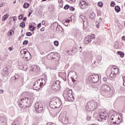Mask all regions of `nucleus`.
<instances>
[{"instance_id":"nucleus-41","label":"nucleus","mask_w":125,"mask_h":125,"mask_svg":"<svg viewBox=\"0 0 125 125\" xmlns=\"http://www.w3.org/2000/svg\"><path fill=\"white\" fill-rule=\"evenodd\" d=\"M69 7H70V6H69V5L68 4H66L64 6V9L67 10V9H69Z\"/></svg>"},{"instance_id":"nucleus-55","label":"nucleus","mask_w":125,"mask_h":125,"mask_svg":"<svg viewBox=\"0 0 125 125\" xmlns=\"http://www.w3.org/2000/svg\"><path fill=\"white\" fill-rule=\"evenodd\" d=\"M27 20V17H25L23 19H22V21H26Z\"/></svg>"},{"instance_id":"nucleus-23","label":"nucleus","mask_w":125,"mask_h":125,"mask_svg":"<svg viewBox=\"0 0 125 125\" xmlns=\"http://www.w3.org/2000/svg\"><path fill=\"white\" fill-rule=\"evenodd\" d=\"M38 81H39L40 82L42 86H43V84H45V83H46V81L44 79H39Z\"/></svg>"},{"instance_id":"nucleus-40","label":"nucleus","mask_w":125,"mask_h":125,"mask_svg":"<svg viewBox=\"0 0 125 125\" xmlns=\"http://www.w3.org/2000/svg\"><path fill=\"white\" fill-rule=\"evenodd\" d=\"M28 43H29V41L25 40L23 42L22 44L23 45H26V44H28Z\"/></svg>"},{"instance_id":"nucleus-8","label":"nucleus","mask_w":125,"mask_h":125,"mask_svg":"<svg viewBox=\"0 0 125 125\" xmlns=\"http://www.w3.org/2000/svg\"><path fill=\"white\" fill-rule=\"evenodd\" d=\"M61 87V86L60 85V81H56L52 85V89L54 91H57V90H59Z\"/></svg>"},{"instance_id":"nucleus-26","label":"nucleus","mask_w":125,"mask_h":125,"mask_svg":"<svg viewBox=\"0 0 125 125\" xmlns=\"http://www.w3.org/2000/svg\"><path fill=\"white\" fill-rule=\"evenodd\" d=\"M92 103H93V107L94 108V110L96 109L97 107H98V104H97V103L94 102V101H92Z\"/></svg>"},{"instance_id":"nucleus-61","label":"nucleus","mask_w":125,"mask_h":125,"mask_svg":"<svg viewBox=\"0 0 125 125\" xmlns=\"http://www.w3.org/2000/svg\"><path fill=\"white\" fill-rule=\"evenodd\" d=\"M85 5H88V3H86V1H85V4H84V8L85 7Z\"/></svg>"},{"instance_id":"nucleus-45","label":"nucleus","mask_w":125,"mask_h":125,"mask_svg":"<svg viewBox=\"0 0 125 125\" xmlns=\"http://www.w3.org/2000/svg\"><path fill=\"white\" fill-rule=\"evenodd\" d=\"M26 36H27V37H31V36H32V32H27Z\"/></svg>"},{"instance_id":"nucleus-32","label":"nucleus","mask_w":125,"mask_h":125,"mask_svg":"<svg viewBox=\"0 0 125 125\" xmlns=\"http://www.w3.org/2000/svg\"><path fill=\"white\" fill-rule=\"evenodd\" d=\"M20 125V122L17 120L14 121L12 124V125Z\"/></svg>"},{"instance_id":"nucleus-47","label":"nucleus","mask_w":125,"mask_h":125,"mask_svg":"<svg viewBox=\"0 0 125 125\" xmlns=\"http://www.w3.org/2000/svg\"><path fill=\"white\" fill-rule=\"evenodd\" d=\"M12 35V30L9 31L8 32V36H9V37H10V36Z\"/></svg>"},{"instance_id":"nucleus-22","label":"nucleus","mask_w":125,"mask_h":125,"mask_svg":"<svg viewBox=\"0 0 125 125\" xmlns=\"http://www.w3.org/2000/svg\"><path fill=\"white\" fill-rule=\"evenodd\" d=\"M89 18L92 19V20H95V18H96V15L95 13H92L89 15Z\"/></svg>"},{"instance_id":"nucleus-5","label":"nucleus","mask_w":125,"mask_h":125,"mask_svg":"<svg viewBox=\"0 0 125 125\" xmlns=\"http://www.w3.org/2000/svg\"><path fill=\"white\" fill-rule=\"evenodd\" d=\"M21 57L23 58L24 61H28L29 59H31V54L29 51H26L25 49L21 50L20 52Z\"/></svg>"},{"instance_id":"nucleus-18","label":"nucleus","mask_w":125,"mask_h":125,"mask_svg":"<svg viewBox=\"0 0 125 125\" xmlns=\"http://www.w3.org/2000/svg\"><path fill=\"white\" fill-rule=\"evenodd\" d=\"M2 74L3 76H8V75H9V73H8V67L6 66L3 68Z\"/></svg>"},{"instance_id":"nucleus-42","label":"nucleus","mask_w":125,"mask_h":125,"mask_svg":"<svg viewBox=\"0 0 125 125\" xmlns=\"http://www.w3.org/2000/svg\"><path fill=\"white\" fill-rule=\"evenodd\" d=\"M28 69V66L27 65H24L22 67V70L23 71H27V69Z\"/></svg>"},{"instance_id":"nucleus-14","label":"nucleus","mask_w":125,"mask_h":125,"mask_svg":"<svg viewBox=\"0 0 125 125\" xmlns=\"http://www.w3.org/2000/svg\"><path fill=\"white\" fill-rule=\"evenodd\" d=\"M35 107L37 112L38 113H41V112H42L43 108L42 107V104L40 103H37L35 104Z\"/></svg>"},{"instance_id":"nucleus-36","label":"nucleus","mask_w":125,"mask_h":125,"mask_svg":"<svg viewBox=\"0 0 125 125\" xmlns=\"http://www.w3.org/2000/svg\"><path fill=\"white\" fill-rule=\"evenodd\" d=\"M98 6H100V7H102L103 6V2L102 1H100L98 3Z\"/></svg>"},{"instance_id":"nucleus-54","label":"nucleus","mask_w":125,"mask_h":125,"mask_svg":"<svg viewBox=\"0 0 125 125\" xmlns=\"http://www.w3.org/2000/svg\"><path fill=\"white\" fill-rule=\"evenodd\" d=\"M44 80H45V81H47V76L45 75H44Z\"/></svg>"},{"instance_id":"nucleus-6","label":"nucleus","mask_w":125,"mask_h":125,"mask_svg":"<svg viewBox=\"0 0 125 125\" xmlns=\"http://www.w3.org/2000/svg\"><path fill=\"white\" fill-rule=\"evenodd\" d=\"M63 96L66 101H71L72 98H74L73 96V91L72 90L64 91Z\"/></svg>"},{"instance_id":"nucleus-43","label":"nucleus","mask_w":125,"mask_h":125,"mask_svg":"<svg viewBox=\"0 0 125 125\" xmlns=\"http://www.w3.org/2000/svg\"><path fill=\"white\" fill-rule=\"evenodd\" d=\"M96 25L97 28H99V27H100V23H99V21H96Z\"/></svg>"},{"instance_id":"nucleus-64","label":"nucleus","mask_w":125,"mask_h":125,"mask_svg":"<svg viewBox=\"0 0 125 125\" xmlns=\"http://www.w3.org/2000/svg\"><path fill=\"white\" fill-rule=\"evenodd\" d=\"M46 125H52V124L51 123H47Z\"/></svg>"},{"instance_id":"nucleus-58","label":"nucleus","mask_w":125,"mask_h":125,"mask_svg":"<svg viewBox=\"0 0 125 125\" xmlns=\"http://www.w3.org/2000/svg\"><path fill=\"white\" fill-rule=\"evenodd\" d=\"M13 19L14 21H15V20H16L17 19V18L16 17H13Z\"/></svg>"},{"instance_id":"nucleus-52","label":"nucleus","mask_w":125,"mask_h":125,"mask_svg":"<svg viewBox=\"0 0 125 125\" xmlns=\"http://www.w3.org/2000/svg\"><path fill=\"white\" fill-rule=\"evenodd\" d=\"M38 28H41V27H42V23H40L38 24V25H37Z\"/></svg>"},{"instance_id":"nucleus-63","label":"nucleus","mask_w":125,"mask_h":125,"mask_svg":"<svg viewBox=\"0 0 125 125\" xmlns=\"http://www.w3.org/2000/svg\"><path fill=\"white\" fill-rule=\"evenodd\" d=\"M31 13H31V12H29V14L28 15V17H30V16H31Z\"/></svg>"},{"instance_id":"nucleus-3","label":"nucleus","mask_w":125,"mask_h":125,"mask_svg":"<svg viewBox=\"0 0 125 125\" xmlns=\"http://www.w3.org/2000/svg\"><path fill=\"white\" fill-rule=\"evenodd\" d=\"M109 114L108 111L105 109H102L99 113V122H105L106 120H108Z\"/></svg>"},{"instance_id":"nucleus-50","label":"nucleus","mask_w":125,"mask_h":125,"mask_svg":"<svg viewBox=\"0 0 125 125\" xmlns=\"http://www.w3.org/2000/svg\"><path fill=\"white\" fill-rule=\"evenodd\" d=\"M98 87H99V85H97V86H95L94 87V88L95 90H98Z\"/></svg>"},{"instance_id":"nucleus-44","label":"nucleus","mask_w":125,"mask_h":125,"mask_svg":"<svg viewBox=\"0 0 125 125\" xmlns=\"http://www.w3.org/2000/svg\"><path fill=\"white\" fill-rule=\"evenodd\" d=\"M23 17H24V15H20L19 16V20H21V19H23Z\"/></svg>"},{"instance_id":"nucleus-11","label":"nucleus","mask_w":125,"mask_h":125,"mask_svg":"<svg viewBox=\"0 0 125 125\" xmlns=\"http://www.w3.org/2000/svg\"><path fill=\"white\" fill-rule=\"evenodd\" d=\"M52 27H54V29H57V32L59 33L64 32V29L61 26L59 25L57 22H55L52 25Z\"/></svg>"},{"instance_id":"nucleus-59","label":"nucleus","mask_w":125,"mask_h":125,"mask_svg":"<svg viewBox=\"0 0 125 125\" xmlns=\"http://www.w3.org/2000/svg\"><path fill=\"white\" fill-rule=\"evenodd\" d=\"M9 50H10V51H12V50H13V49H12V48L10 47H9Z\"/></svg>"},{"instance_id":"nucleus-20","label":"nucleus","mask_w":125,"mask_h":125,"mask_svg":"<svg viewBox=\"0 0 125 125\" xmlns=\"http://www.w3.org/2000/svg\"><path fill=\"white\" fill-rule=\"evenodd\" d=\"M84 4H85V1H81L79 3V6L81 9H84Z\"/></svg>"},{"instance_id":"nucleus-17","label":"nucleus","mask_w":125,"mask_h":125,"mask_svg":"<svg viewBox=\"0 0 125 125\" xmlns=\"http://www.w3.org/2000/svg\"><path fill=\"white\" fill-rule=\"evenodd\" d=\"M101 59H102V58H101L100 56H98V58H97V61L94 62V64L92 63V65L94 67H95V66H97L99 64V63H100Z\"/></svg>"},{"instance_id":"nucleus-9","label":"nucleus","mask_w":125,"mask_h":125,"mask_svg":"<svg viewBox=\"0 0 125 125\" xmlns=\"http://www.w3.org/2000/svg\"><path fill=\"white\" fill-rule=\"evenodd\" d=\"M90 82L95 83L99 81V76L98 75H91L88 77Z\"/></svg>"},{"instance_id":"nucleus-53","label":"nucleus","mask_w":125,"mask_h":125,"mask_svg":"<svg viewBox=\"0 0 125 125\" xmlns=\"http://www.w3.org/2000/svg\"><path fill=\"white\" fill-rule=\"evenodd\" d=\"M44 30H45V28L44 27H42V28L41 29V32H43V31H44Z\"/></svg>"},{"instance_id":"nucleus-10","label":"nucleus","mask_w":125,"mask_h":125,"mask_svg":"<svg viewBox=\"0 0 125 125\" xmlns=\"http://www.w3.org/2000/svg\"><path fill=\"white\" fill-rule=\"evenodd\" d=\"M119 73V68L116 66H113L111 68V72L109 76L110 78H113L114 76H116Z\"/></svg>"},{"instance_id":"nucleus-30","label":"nucleus","mask_w":125,"mask_h":125,"mask_svg":"<svg viewBox=\"0 0 125 125\" xmlns=\"http://www.w3.org/2000/svg\"><path fill=\"white\" fill-rule=\"evenodd\" d=\"M7 18H8V15H4L2 18V21H5Z\"/></svg>"},{"instance_id":"nucleus-4","label":"nucleus","mask_w":125,"mask_h":125,"mask_svg":"<svg viewBox=\"0 0 125 125\" xmlns=\"http://www.w3.org/2000/svg\"><path fill=\"white\" fill-rule=\"evenodd\" d=\"M110 119L112 124L114 125H120L121 124L122 116L119 114H118L117 113H115L111 116Z\"/></svg>"},{"instance_id":"nucleus-24","label":"nucleus","mask_w":125,"mask_h":125,"mask_svg":"<svg viewBox=\"0 0 125 125\" xmlns=\"http://www.w3.org/2000/svg\"><path fill=\"white\" fill-rule=\"evenodd\" d=\"M29 30L31 32H34V31H35V30H36V29L37 28V27H36L32 24H29Z\"/></svg>"},{"instance_id":"nucleus-60","label":"nucleus","mask_w":125,"mask_h":125,"mask_svg":"<svg viewBox=\"0 0 125 125\" xmlns=\"http://www.w3.org/2000/svg\"><path fill=\"white\" fill-rule=\"evenodd\" d=\"M45 24V21H42V25H44Z\"/></svg>"},{"instance_id":"nucleus-21","label":"nucleus","mask_w":125,"mask_h":125,"mask_svg":"<svg viewBox=\"0 0 125 125\" xmlns=\"http://www.w3.org/2000/svg\"><path fill=\"white\" fill-rule=\"evenodd\" d=\"M62 23L67 27L69 25V23H70V21L68 19H64L62 21Z\"/></svg>"},{"instance_id":"nucleus-15","label":"nucleus","mask_w":125,"mask_h":125,"mask_svg":"<svg viewBox=\"0 0 125 125\" xmlns=\"http://www.w3.org/2000/svg\"><path fill=\"white\" fill-rule=\"evenodd\" d=\"M85 108L87 111H93V103L92 102L87 103Z\"/></svg>"},{"instance_id":"nucleus-28","label":"nucleus","mask_w":125,"mask_h":125,"mask_svg":"<svg viewBox=\"0 0 125 125\" xmlns=\"http://www.w3.org/2000/svg\"><path fill=\"white\" fill-rule=\"evenodd\" d=\"M33 72H35V73H38L39 72V67L36 66H34L32 69Z\"/></svg>"},{"instance_id":"nucleus-7","label":"nucleus","mask_w":125,"mask_h":125,"mask_svg":"<svg viewBox=\"0 0 125 125\" xmlns=\"http://www.w3.org/2000/svg\"><path fill=\"white\" fill-rule=\"evenodd\" d=\"M59 120L60 122L62 123V124L66 125L69 123V117L67 116L66 113H61L59 117Z\"/></svg>"},{"instance_id":"nucleus-56","label":"nucleus","mask_w":125,"mask_h":125,"mask_svg":"<svg viewBox=\"0 0 125 125\" xmlns=\"http://www.w3.org/2000/svg\"><path fill=\"white\" fill-rule=\"evenodd\" d=\"M122 41H125V36H123L122 37Z\"/></svg>"},{"instance_id":"nucleus-33","label":"nucleus","mask_w":125,"mask_h":125,"mask_svg":"<svg viewBox=\"0 0 125 125\" xmlns=\"http://www.w3.org/2000/svg\"><path fill=\"white\" fill-rule=\"evenodd\" d=\"M70 21H71V22H74L75 21V16H71V17L69 18V20H68Z\"/></svg>"},{"instance_id":"nucleus-25","label":"nucleus","mask_w":125,"mask_h":125,"mask_svg":"<svg viewBox=\"0 0 125 125\" xmlns=\"http://www.w3.org/2000/svg\"><path fill=\"white\" fill-rule=\"evenodd\" d=\"M115 10L116 11V12H117V13H119V12H120V11H121V8L119 7V6H116L115 7Z\"/></svg>"},{"instance_id":"nucleus-39","label":"nucleus","mask_w":125,"mask_h":125,"mask_svg":"<svg viewBox=\"0 0 125 125\" xmlns=\"http://www.w3.org/2000/svg\"><path fill=\"white\" fill-rule=\"evenodd\" d=\"M115 5H116V3H115V1H112L110 2V6H112V7H114V6H115Z\"/></svg>"},{"instance_id":"nucleus-1","label":"nucleus","mask_w":125,"mask_h":125,"mask_svg":"<svg viewBox=\"0 0 125 125\" xmlns=\"http://www.w3.org/2000/svg\"><path fill=\"white\" fill-rule=\"evenodd\" d=\"M32 104V101L29 98H23L21 99L19 103V106L21 108H27L30 107V105Z\"/></svg>"},{"instance_id":"nucleus-34","label":"nucleus","mask_w":125,"mask_h":125,"mask_svg":"<svg viewBox=\"0 0 125 125\" xmlns=\"http://www.w3.org/2000/svg\"><path fill=\"white\" fill-rule=\"evenodd\" d=\"M5 121V118L4 117H0V122L3 123Z\"/></svg>"},{"instance_id":"nucleus-13","label":"nucleus","mask_w":125,"mask_h":125,"mask_svg":"<svg viewBox=\"0 0 125 125\" xmlns=\"http://www.w3.org/2000/svg\"><path fill=\"white\" fill-rule=\"evenodd\" d=\"M52 59H55L56 61L59 60V53L57 52H51L48 54Z\"/></svg>"},{"instance_id":"nucleus-2","label":"nucleus","mask_w":125,"mask_h":125,"mask_svg":"<svg viewBox=\"0 0 125 125\" xmlns=\"http://www.w3.org/2000/svg\"><path fill=\"white\" fill-rule=\"evenodd\" d=\"M61 106V100L58 98H54L52 99L50 102V107L52 109L59 108Z\"/></svg>"},{"instance_id":"nucleus-38","label":"nucleus","mask_w":125,"mask_h":125,"mask_svg":"<svg viewBox=\"0 0 125 125\" xmlns=\"http://www.w3.org/2000/svg\"><path fill=\"white\" fill-rule=\"evenodd\" d=\"M54 44L56 46H58V45H59V42L57 41H55L54 42Z\"/></svg>"},{"instance_id":"nucleus-19","label":"nucleus","mask_w":125,"mask_h":125,"mask_svg":"<svg viewBox=\"0 0 125 125\" xmlns=\"http://www.w3.org/2000/svg\"><path fill=\"white\" fill-rule=\"evenodd\" d=\"M84 43H89L91 42V39H90V36H87L84 40Z\"/></svg>"},{"instance_id":"nucleus-37","label":"nucleus","mask_w":125,"mask_h":125,"mask_svg":"<svg viewBox=\"0 0 125 125\" xmlns=\"http://www.w3.org/2000/svg\"><path fill=\"white\" fill-rule=\"evenodd\" d=\"M107 92H108V94H110V95H112V94L114 93L113 90L111 89L110 88H109V90Z\"/></svg>"},{"instance_id":"nucleus-16","label":"nucleus","mask_w":125,"mask_h":125,"mask_svg":"<svg viewBox=\"0 0 125 125\" xmlns=\"http://www.w3.org/2000/svg\"><path fill=\"white\" fill-rule=\"evenodd\" d=\"M101 89L105 92H108L110 90V87L107 84H103L101 86Z\"/></svg>"},{"instance_id":"nucleus-62","label":"nucleus","mask_w":125,"mask_h":125,"mask_svg":"<svg viewBox=\"0 0 125 125\" xmlns=\"http://www.w3.org/2000/svg\"><path fill=\"white\" fill-rule=\"evenodd\" d=\"M3 90H0V93H3Z\"/></svg>"},{"instance_id":"nucleus-27","label":"nucleus","mask_w":125,"mask_h":125,"mask_svg":"<svg viewBox=\"0 0 125 125\" xmlns=\"http://www.w3.org/2000/svg\"><path fill=\"white\" fill-rule=\"evenodd\" d=\"M117 54L118 55H120V57H121V58H123V57H124V56H125V53L122 52H121V51H118Z\"/></svg>"},{"instance_id":"nucleus-31","label":"nucleus","mask_w":125,"mask_h":125,"mask_svg":"<svg viewBox=\"0 0 125 125\" xmlns=\"http://www.w3.org/2000/svg\"><path fill=\"white\" fill-rule=\"evenodd\" d=\"M79 19L80 20H82L83 22H84L85 21L84 16L83 15H80L79 16Z\"/></svg>"},{"instance_id":"nucleus-35","label":"nucleus","mask_w":125,"mask_h":125,"mask_svg":"<svg viewBox=\"0 0 125 125\" xmlns=\"http://www.w3.org/2000/svg\"><path fill=\"white\" fill-rule=\"evenodd\" d=\"M20 26L21 28H25V22H22L21 23H20Z\"/></svg>"},{"instance_id":"nucleus-51","label":"nucleus","mask_w":125,"mask_h":125,"mask_svg":"<svg viewBox=\"0 0 125 125\" xmlns=\"http://www.w3.org/2000/svg\"><path fill=\"white\" fill-rule=\"evenodd\" d=\"M103 82H107V78L104 77L103 79Z\"/></svg>"},{"instance_id":"nucleus-49","label":"nucleus","mask_w":125,"mask_h":125,"mask_svg":"<svg viewBox=\"0 0 125 125\" xmlns=\"http://www.w3.org/2000/svg\"><path fill=\"white\" fill-rule=\"evenodd\" d=\"M69 10H70V11H74L75 8L73 7H69Z\"/></svg>"},{"instance_id":"nucleus-46","label":"nucleus","mask_w":125,"mask_h":125,"mask_svg":"<svg viewBox=\"0 0 125 125\" xmlns=\"http://www.w3.org/2000/svg\"><path fill=\"white\" fill-rule=\"evenodd\" d=\"M91 119V116L90 115L87 116V118H86L87 121H90Z\"/></svg>"},{"instance_id":"nucleus-48","label":"nucleus","mask_w":125,"mask_h":125,"mask_svg":"<svg viewBox=\"0 0 125 125\" xmlns=\"http://www.w3.org/2000/svg\"><path fill=\"white\" fill-rule=\"evenodd\" d=\"M90 39L93 40V39H95V35L94 34H92L90 36Z\"/></svg>"},{"instance_id":"nucleus-57","label":"nucleus","mask_w":125,"mask_h":125,"mask_svg":"<svg viewBox=\"0 0 125 125\" xmlns=\"http://www.w3.org/2000/svg\"><path fill=\"white\" fill-rule=\"evenodd\" d=\"M98 16H100V15H101V12L98 11Z\"/></svg>"},{"instance_id":"nucleus-12","label":"nucleus","mask_w":125,"mask_h":125,"mask_svg":"<svg viewBox=\"0 0 125 125\" xmlns=\"http://www.w3.org/2000/svg\"><path fill=\"white\" fill-rule=\"evenodd\" d=\"M42 87V85L40 81L37 80L34 83L33 85L34 89L35 90H40Z\"/></svg>"},{"instance_id":"nucleus-29","label":"nucleus","mask_w":125,"mask_h":125,"mask_svg":"<svg viewBox=\"0 0 125 125\" xmlns=\"http://www.w3.org/2000/svg\"><path fill=\"white\" fill-rule=\"evenodd\" d=\"M29 6H30V4L27 2H25L23 5V8H28Z\"/></svg>"}]
</instances>
